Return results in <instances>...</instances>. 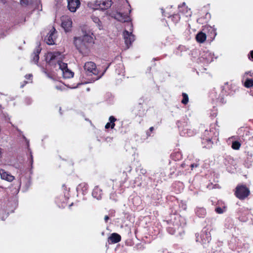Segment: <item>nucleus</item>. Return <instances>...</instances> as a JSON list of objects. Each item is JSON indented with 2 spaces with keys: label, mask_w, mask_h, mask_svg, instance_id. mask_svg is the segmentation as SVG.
Wrapping results in <instances>:
<instances>
[{
  "label": "nucleus",
  "mask_w": 253,
  "mask_h": 253,
  "mask_svg": "<svg viewBox=\"0 0 253 253\" xmlns=\"http://www.w3.org/2000/svg\"><path fill=\"white\" fill-rule=\"evenodd\" d=\"M25 101L27 105H29L32 102V100L29 97H26L25 99Z\"/></svg>",
  "instance_id": "c03bdc74"
},
{
  "label": "nucleus",
  "mask_w": 253,
  "mask_h": 253,
  "mask_svg": "<svg viewBox=\"0 0 253 253\" xmlns=\"http://www.w3.org/2000/svg\"><path fill=\"white\" fill-rule=\"evenodd\" d=\"M249 58L252 61H253V50H252L248 54Z\"/></svg>",
  "instance_id": "37998d69"
},
{
  "label": "nucleus",
  "mask_w": 253,
  "mask_h": 253,
  "mask_svg": "<svg viewBox=\"0 0 253 253\" xmlns=\"http://www.w3.org/2000/svg\"><path fill=\"white\" fill-rule=\"evenodd\" d=\"M246 74H247V75H249L251 77H252L253 75V73H252L251 72H246Z\"/></svg>",
  "instance_id": "864d4df0"
},
{
  "label": "nucleus",
  "mask_w": 253,
  "mask_h": 253,
  "mask_svg": "<svg viewBox=\"0 0 253 253\" xmlns=\"http://www.w3.org/2000/svg\"><path fill=\"white\" fill-rule=\"evenodd\" d=\"M205 236L206 238V241H207V242H209L211 240L210 233L207 232L202 233L201 235L202 240L205 239Z\"/></svg>",
  "instance_id": "c9c22d12"
},
{
  "label": "nucleus",
  "mask_w": 253,
  "mask_h": 253,
  "mask_svg": "<svg viewBox=\"0 0 253 253\" xmlns=\"http://www.w3.org/2000/svg\"><path fill=\"white\" fill-rule=\"evenodd\" d=\"M58 66L62 72L68 69L67 64L62 62V60H60Z\"/></svg>",
  "instance_id": "c756f323"
},
{
  "label": "nucleus",
  "mask_w": 253,
  "mask_h": 253,
  "mask_svg": "<svg viewBox=\"0 0 253 253\" xmlns=\"http://www.w3.org/2000/svg\"><path fill=\"white\" fill-rule=\"evenodd\" d=\"M91 18L92 21L96 24V26L99 30L103 29V26L102 25V22L98 18V17L93 15L91 16Z\"/></svg>",
  "instance_id": "cd10ccee"
},
{
  "label": "nucleus",
  "mask_w": 253,
  "mask_h": 253,
  "mask_svg": "<svg viewBox=\"0 0 253 253\" xmlns=\"http://www.w3.org/2000/svg\"><path fill=\"white\" fill-rule=\"evenodd\" d=\"M131 167L130 166H128L127 168H126V172H130L131 171Z\"/></svg>",
  "instance_id": "3c124183"
},
{
  "label": "nucleus",
  "mask_w": 253,
  "mask_h": 253,
  "mask_svg": "<svg viewBox=\"0 0 253 253\" xmlns=\"http://www.w3.org/2000/svg\"><path fill=\"white\" fill-rule=\"evenodd\" d=\"M32 77V75H31V74H28V75H26L25 76L26 79H28V80H30L31 77Z\"/></svg>",
  "instance_id": "8fccbe9b"
},
{
  "label": "nucleus",
  "mask_w": 253,
  "mask_h": 253,
  "mask_svg": "<svg viewBox=\"0 0 253 253\" xmlns=\"http://www.w3.org/2000/svg\"><path fill=\"white\" fill-rule=\"evenodd\" d=\"M127 27L130 31V32H129L125 30L123 33V36L125 40V43L127 46V48H129V46L131 45L132 43L134 41L135 36L133 34H132V24L131 23H129L127 25Z\"/></svg>",
  "instance_id": "6e6552de"
},
{
  "label": "nucleus",
  "mask_w": 253,
  "mask_h": 253,
  "mask_svg": "<svg viewBox=\"0 0 253 253\" xmlns=\"http://www.w3.org/2000/svg\"><path fill=\"white\" fill-rule=\"evenodd\" d=\"M217 122L214 124H211L210 126V129H206L203 133L202 136L207 138H210L211 140H213L217 137L219 134L218 128H216Z\"/></svg>",
  "instance_id": "0eeeda50"
},
{
  "label": "nucleus",
  "mask_w": 253,
  "mask_h": 253,
  "mask_svg": "<svg viewBox=\"0 0 253 253\" xmlns=\"http://www.w3.org/2000/svg\"><path fill=\"white\" fill-rule=\"evenodd\" d=\"M141 180L142 177L139 175L138 177H136L134 180V184L136 185L137 186H140L141 185Z\"/></svg>",
  "instance_id": "f704fd0d"
},
{
  "label": "nucleus",
  "mask_w": 253,
  "mask_h": 253,
  "mask_svg": "<svg viewBox=\"0 0 253 253\" xmlns=\"http://www.w3.org/2000/svg\"><path fill=\"white\" fill-rule=\"evenodd\" d=\"M176 155H177V160L181 158V155L179 153H177V154H176Z\"/></svg>",
  "instance_id": "5fc2aeb1"
},
{
  "label": "nucleus",
  "mask_w": 253,
  "mask_h": 253,
  "mask_svg": "<svg viewBox=\"0 0 253 253\" xmlns=\"http://www.w3.org/2000/svg\"><path fill=\"white\" fill-rule=\"evenodd\" d=\"M251 93H252V95L253 96V90L251 91Z\"/></svg>",
  "instance_id": "e2e57ef3"
},
{
  "label": "nucleus",
  "mask_w": 253,
  "mask_h": 253,
  "mask_svg": "<svg viewBox=\"0 0 253 253\" xmlns=\"http://www.w3.org/2000/svg\"><path fill=\"white\" fill-rule=\"evenodd\" d=\"M41 51V48L40 47V44H39L35 48L34 53H33V61L36 64L38 63L39 60V54Z\"/></svg>",
  "instance_id": "4be33fe9"
},
{
  "label": "nucleus",
  "mask_w": 253,
  "mask_h": 253,
  "mask_svg": "<svg viewBox=\"0 0 253 253\" xmlns=\"http://www.w3.org/2000/svg\"><path fill=\"white\" fill-rule=\"evenodd\" d=\"M102 191L98 186H95L93 190L92 195L97 200H100L102 198Z\"/></svg>",
  "instance_id": "5701e85b"
},
{
  "label": "nucleus",
  "mask_w": 253,
  "mask_h": 253,
  "mask_svg": "<svg viewBox=\"0 0 253 253\" xmlns=\"http://www.w3.org/2000/svg\"><path fill=\"white\" fill-rule=\"evenodd\" d=\"M108 66L104 71L100 75H98V71L96 69V64L93 62H87L85 63L84 66V69L86 72L87 76L94 75V77L92 78L91 81L89 83L93 82L96 80H99L103 75L106 70L108 68ZM87 82V83H88Z\"/></svg>",
  "instance_id": "7ed1b4c3"
},
{
  "label": "nucleus",
  "mask_w": 253,
  "mask_h": 253,
  "mask_svg": "<svg viewBox=\"0 0 253 253\" xmlns=\"http://www.w3.org/2000/svg\"><path fill=\"white\" fill-rule=\"evenodd\" d=\"M31 1H20V4L22 6L27 5Z\"/></svg>",
  "instance_id": "79ce46f5"
},
{
  "label": "nucleus",
  "mask_w": 253,
  "mask_h": 253,
  "mask_svg": "<svg viewBox=\"0 0 253 253\" xmlns=\"http://www.w3.org/2000/svg\"><path fill=\"white\" fill-rule=\"evenodd\" d=\"M241 143L238 141H233L231 147L234 150H239L241 147Z\"/></svg>",
  "instance_id": "473e14b6"
},
{
  "label": "nucleus",
  "mask_w": 253,
  "mask_h": 253,
  "mask_svg": "<svg viewBox=\"0 0 253 253\" xmlns=\"http://www.w3.org/2000/svg\"><path fill=\"white\" fill-rule=\"evenodd\" d=\"M68 9L72 12H75L81 5V1H67Z\"/></svg>",
  "instance_id": "f3484780"
},
{
  "label": "nucleus",
  "mask_w": 253,
  "mask_h": 253,
  "mask_svg": "<svg viewBox=\"0 0 253 253\" xmlns=\"http://www.w3.org/2000/svg\"><path fill=\"white\" fill-rule=\"evenodd\" d=\"M163 15L165 17H168V18L170 19L174 24L177 23L180 19V16L178 14H173L172 15H169V13L167 14H164V10L163 8L161 9Z\"/></svg>",
  "instance_id": "a211bd4d"
},
{
  "label": "nucleus",
  "mask_w": 253,
  "mask_h": 253,
  "mask_svg": "<svg viewBox=\"0 0 253 253\" xmlns=\"http://www.w3.org/2000/svg\"><path fill=\"white\" fill-rule=\"evenodd\" d=\"M63 76L64 78L67 79L70 78L71 77H73L74 76V73L71 71L69 70L68 69L62 72Z\"/></svg>",
  "instance_id": "c85d7f7f"
},
{
  "label": "nucleus",
  "mask_w": 253,
  "mask_h": 253,
  "mask_svg": "<svg viewBox=\"0 0 253 253\" xmlns=\"http://www.w3.org/2000/svg\"><path fill=\"white\" fill-rule=\"evenodd\" d=\"M125 5V6L127 7V9H128L129 13H130L131 12L130 5L129 3H128V0L126 1Z\"/></svg>",
  "instance_id": "a19ab883"
},
{
  "label": "nucleus",
  "mask_w": 253,
  "mask_h": 253,
  "mask_svg": "<svg viewBox=\"0 0 253 253\" xmlns=\"http://www.w3.org/2000/svg\"><path fill=\"white\" fill-rule=\"evenodd\" d=\"M214 54L209 50H204L201 53V57L207 63H211L213 61Z\"/></svg>",
  "instance_id": "4468645a"
},
{
  "label": "nucleus",
  "mask_w": 253,
  "mask_h": 253,
  "mask_svg": "<svg viewBox=\"0 0 253 253\" xmlns=\"http://www.w3.org/2000/svg\"><path fill=\"white\" fill-rule=\"evenodd\" d=\"M180 219L183 218L178 215H174V221H172V219L170 220V222H172V226H169L167 228V230L171 235H173L176 229L178 227L179 225H181V223L179 224L177 222V220H180Z\"/></svg>",
  "instance_id": "9d476101"
},
{
  "label": "nucleus",
  "mask_w": 253,
  "mask_h": 253,
  "mask_svg": "<svg viewBox=\"0 0 253 253\" xmlns=\"http://www.w3.org/2000/svg\"><path fill=\"white\" fill-rule=\"evenodd\" d=\"M109 122L107 123L105 126V128H114L115 126V122L117 120V119L114 116H111L109 117Z\"/></svg>",
  "instance_id": "bb28decb"
},
{
  "label": "nucleus",
  "mask_w": 253,
  "mask_h": 253,
  "mask_svg": "<svg viewBox=\"0 0 253 253\" xmlns=\"http://www.w3.org/2000/svg\"><path fill=\"white\" fill-rule=\"evenodd\" d=\"M72 25V21L71 18L65 17L62 19L61 26L66 32L71 30Z\"/></svg>",
  "instance_id": "dca6fc26"
},
{
  "label": "nucleus",
  "mask_w": 253,
  "mask_h": 253,
  "mask_svg": "<svg viewBox=\"0 0 253 253\" xmlns=\"http://www.w3.org/2000/svg\"><path fill=\"white\" fill-rule=\"evenodd\" d=\"M121 240V236L116 233H112L109 237V241L111 243L115 244L119 242Z\"/></svg>",
  "instance_id": "b1692460"
},
{
  "label": "nucleus",
  "mask_w": 253,
  "mask_h": 253,
  "mask_svg": "<svg viewBox=\"0 0 253 253\" xmlns=\"http://www.w3.org/2000/svg\"><path fill=\"white\" fill-rule=\"evenodd\" d=\"M210 29L209 30L211 31V34L213 35V37L214 38L215 36L216 35V32L215 29L210 27Z\"/></svg>",
  "instance_id": "ea45409f"
},
{
  "label": "nucleus",
  "mask_w": 253,
  "mask_h": 253,
  "mask_svg": "<svg viewBox=\"0 0 253 253\" xmlns=\"http://www.w3.org/2000/svg\"><path fill=\"white\" fill-rule=\"evenodd\" d=\"M225 207H224V209L220 207H216L215 209V211L218 214H222L225 211Z\"/></svg>",
  "instance_id": "e433bc0d"
},
{
  "label": "nucleus",
  "mask_w": 253,
  "mask_h": 253,
  "mask_svg": "<svg viewBox=\"0 0 253 253\" xmlns=\"http://www.w3.org/2000/svg\"><path fill=\"white\" fill-rule=\"evenodd\" d=\"M250 212L247 208H242L238 210L237 214L238 219L241 222H246L250 216Z\"/></svg>",
  "instance_id": "9b49d317"
},
{
  "label": "nucleus",
  "mask_w": 253,
  "mask_h": 253,
  "mask_svg": "<svg viewBox=\"0 0 253 253\" xmlns=\"http://www.w3.org/2000/svg\"><path fill=\"white\" fill-rule=\"evenodd\" d=\"M114 18L122 22H128L131 21V19L128 13L121 12H117L114 16Z\"/></svg>",
  "instance_id": "f8f14e48"
},
{
  "label": "nucleus",
  "mask_w": 253,
  "mask_h": 253,
  "mask_svg": "<svg viewBox=\"0 0 253 253\" xmlns=\"http://www.w3.org/2000/svg\"><path fill=\"white\" fill-rule=\"evenodd\" d=\"M207 36L203 32H199L196 36V41L199 43H203L206 40Z\"/></svg>",
  "instance_id": "a878e982"
},
{
  "label": "nucleus",
  "mask_w": 253,
  "mask_h": 253,
  "mask_svg": "<svg viewBox=\"0 0 253 253\" xmlns=\"http://www.w3.org/2000/svg\"><path fill=\"white\" fill-rule=\"evenodd\" d=\"M217 113L216 112H214L212 114H211L212 117L214 118L216 116Z\"/></svg>",
  "instance_id": "6e6d98bb"
},
{
  "label": "nucleus",
  "mask_w": 253,
  "mask_h": 253,
  "mask_svg": "<svg viewBox=\"0 0 253 253\" xmlns=\"http://www.w3.org/2000/svg\"><path fill=\"white\" fill-rule=\"evenodd\" d=\"M88 185L85 183H82L80 184L77 187V190L78 192H81L84 195L87 191Z\"/></svg>",
  "instance_id": "393cba45"
},
{
  "label": "nucleus",
  "mask_w": 253,
  "mask_h": 253,
  "mask_svg": "<svg viewBox=\"0 0 253 253\" xmlns=\"http://www.w3.org/2000/svg\"><path fill=\"white\" fill-rule=\"evenodd\" d=\"M158 59H159L156 58H154L153 59V60H158Z\"/></svg>",
  "instance_id": "680f3d73"
},
{
  "label": "nucleus",
  "mask_w": 253,
  "mask_h": 253,
  "mask_svg": "<svg viewBox=\"0 0 253 253\" xmlns=\"http://www.w3.org/2000/svg\"><path fill=\"white\" fill-rule=\"evenodd\" d=\"M55 88L58 89V90H62L63 88H65L64 86L62 85H56L55 86Z\"/></svg>",
  "instance_id": "a18cd8bd"
},
{
  "label": "nucleus",
  "mask_w": 253,
  "mask_h": 253,
  "mask_svg": "<svg viewBox=\"0 0 253 253\" xmlns=\"http://www.w3.org/2000/svg\"><path fill=\"white\" fill-rule=\"evenodd\" d=\"M23 138L25 140V141H26L27 142V146L29 148V140L25 137V136H23Z\"/></svg>",
  "instance_id": "09e8293b"
},
{
  "label": "nucleus",
  "mask_w": 253,
  "mask_h": 253,
  "mask_svg": "<svg viewBox=\"0 0 253 253\" xmlns=\"http://www.w3.org/2000/svg\"><path fill=\"white\" fill-rule=\"evenodd\" d=\"M211 96L212 97H213V92H212V93H211Z\"/></svg>",
  "instance_id": "0e129e2a"
},
{
  "label": "nucleus",
  "mask_w": 253,
  "mask_h": 253,
  "mask_svg": "<svg viewBox=\"0 0 253 253\" xmlns=\"http://www.w3.org/2000/svg\"><path fill=\"white\" fill-rule=\"evenodd\" d=\"M196 215L200 218H204L206 214V210L203 207H197L195 209Z\"/></svg>",
  "instance_id": "412c9836"
},
{
  "label": "nucleus",
  "mask_w": 253,
  "mask_h": 253,
  "mask_svg": "<svg viewBox=\"0 0 253 253\" xmlns=\"http://www.w3.org/2000/svg\"><path fill=\"white\" fill-rule=\"evenodd\" d=\"M30 150V164H31V169H32L33 168V162H34V161H33V156L32 155V151L31 150ZM30 173H32V169H30Z\"/></svg>",
  "instance_id": "4c0bfd02"
},
{
  "label": "nucleus",
  "mask_w": 253,
  "mask_h": 253,
  "mask_svg": "<svg viewBox=\"0 0 253 253\" xmlns=\"http://www.w3.org/2000/svg\"><path fill=\"white\" fill-rule=\"evenodd\" d=\"M232 94V91L230 90L229 85L227 83L222 86L221 93L219 95L218 97L216 99L219 102L222 104L225 103L226 101L224 100V96Z\"/></svg>",
  "instance_id": "1a4fd4ad"
},
{
  "label": "nucleus",
  "mask_w": 253,
  "mask_h": 253,
  "mask_svg": "<svg viewBox=\"0 0 253 253\" xmlns=\"http://www.w3.org/2000/svg\"><path fill=\"white\" fill-rule=\"evenodd\" d=\"M235 196L240 200H244L250 195V188L244 184H238L234 190Z\"/></svg>",
  "instance_id": "20e7f679"
},
{
  "label": "nucleus",
  "mask_w": 253,
  "mask_h": 253,
  "mask_svg": "<svg viewBox=\"0 0 253 253\" xmlns=\"http://www.w3.org/2000/svg\"><path fill=\"white\" fill-rule=\"evenodd\" d=\"M86 90H87V91H89L90 90V88H86Z\"/></svg>",
  "instance_id": "052dcab7"
},
{
  "label": "nucleus",
  "mask_w": 253,
  "mask_h": 253,
  "mask_svg": "<svg viewBox=\"0 0 253 253\" xmlns=\"http://www.w3.org/2000/svg\"><path fill=\"white\" fill-rule=\"evenodd\" d=\"M176 125L179 128V133L182 136H192L196 133V130L192 128L187 118L181 121H178Z\"/></svg>",
  "instance_id": "f03ea898"
},
{
  "label": "nucleus",
  "mask_w": 253,
  "mask_h": 253,
  "mask_svg": "<svg viewBox=\"0 0 253 253\" xmlns=\"http://www.w3.org/2000/svg\"><path fill=\"white\" fill-rule=\"evenodd\" d=\"M92 33H85L83 36L75 37L74 44L76 49L83 56H87L90 51V48L94 43Z\"/></svg>",
  "instance_id": "f257e3e1"
},
{
  "label": "nucleus",
  "mask_w": 253,
  "mask_h": 253,
  "mask_svg": "<svg viewBox=\"0 0 253 253\" xmlns=\"http://www.w3.org/2000/svg\"><path fill=\"white\" fill-rule=\"evenodd\" d=\"M154 130V127L153 126H151L149 128V131L147 132V134L148 136H150V132H151Z\"/></svg>",
  "instance_id": "49530a36"
},
{
  "label": "nucleus",
  "mask_w": 253,
  "mask_h": 253,
  "mask_svg": "<svg viewBox=\"0 0 253 253\" xmlns=\"http://www.w3.org/2000/svg\"><path fill=\"white\" fill-rule=\"evenodd\" d=\"M109 219V217L108 215H105V217H104V220L105 221L106 223H107L108 221V220Z\"/></svg>",
  "instance_id": "603ef678"
},
{
  "label": "nucleus",
  "mask_w": 253,
  "mask_h": 253,
  "mask_svg": "<svg viewBox=\"0 0 253 253\" xmlns=\"http://www.w3.org/2000/svg\"><path fill=\"white\" fill-rule=\"evenodd\" d=\"M202 144L203 148L210 149L212 147L213 144V140H211L210 138H207L203 136H201Z\"/></svg>",
  "instance_id": "aec40b11"
},
{
  "label": "nucleus",
  "mask_w": 253,
  "mask_h": 253,
  "mask_svg": "<svg viewBox=\"0 0 253 253\" xmlns=\"http://www.w3.org/2000/svg\"><path fill=\"white\" fill-rule=\"evenodd\" d=\"M202 20H203V18H202V17L199 18L197 20L198 22H200V23L202 22Z\"/></svg>",
  "instance_id": "4d7b16f0"
},
{
  "label": "nucleus",
  "mask_w": 253,
  "mask_h": 253,
  "mask_svg": "<svg viewBox=\"0 0 253 253\" xmlns=\"http://www.w3.org/2000/svg\"><path fill=\"white\" fill-rule=\"evenodd\" d=\"M178 9L179 12L183 14L186 17L191 16L192 11L191 9L186 5L185 2H183L181 5H178Z\"/></svg>",
  "instance_id": "2eb2a0df"
},
{
  "label": "nucleus",
  "mask_w": 253,
  "mask_h": 253,
  "mask_svg": "<svg viewBox=\"0 0 253 253\" xmlns=\"http://www.w3.org/2000/svg\"><path fill=\"white\" fill-rule=\"evenodd\" d=\"M244 85L247 88L253 86V79H247L244 83Z\"/></svg>",
  "instance_id": "7c9ffc66"
},
{
  "label": "nucleus",
  "mask_w": 253,
  "mask_h": 253,
  "mask_svg": "<svg viewBox=\"0 0 253 253\" xmlns=\"http://www.w3.org/2000/svg\"><path fill=\"white\" fill-rule=\"evenodd\" d=\"M55 32L56 30L55 28L52 27V28L48 33L46 37L45 38V41H46L47 44L53 45L55 44L54 41L55 40Z\"/></svg>",
  "instance_id": "ddd939ff"
},
{
  "label": "nucleus",
  "mask_w": 253,
  "mask_h": 253,
  "mask_svg": "<svg viewBox=\"0 0 253 253\" xmlns=\"http://www.w3.org/2000/svg\"><path fill=\"white\" fill-rule=\"evenodd\" d=\"M182 96L183 98L181 100V103L184 105L187 104L189 101V98L187 94L183 92L182 94Z\"/></svg>",
  "instance_id": "72a5a7b5"
},
{
  "label": "nucleus",
  "mask_w": 253,
  "mask_h": 253,
  "mask_svg": "<svg viewBox=\"0 0 253 253\" xmlns=\"http://www.w3.org/2000/svg\"><path fill=\"white\" fill-rule=\"evenodd\" d=\"M141 172L142 174H144L146 173V170L142 169H141Z\"/></svg>",
  "instance_id": "13d9d810"
},
{
  "label": "nucleus",
  "mask_w": 253,
  "mask_h": 253,
  "mask_svg": "<svg viewBox=\"0 0 253 253\" xmlns=\"http://www.w3.org/2000/svg\"><path fill=\"white\" fill-rule=\"evenodd\" d=\"M1 178L9 182H11L14 179V177L5 171L4 169H0Z\"/></svg>",
  "instance_id": "6ab92c4d"
},
{
  "label": "nucleus",
  "mask_w": 253,
  "mask_h": 253,
  "mask_svg": "<svg viewBox=\"0 0 253 253\" xmlns=\"http://www.w3.org/2000/svg\"><path fill=\"white\" fill-rule=\"evenodd\" d=\"M20 132V133H22V131H20V130H18Z\"/></svg>",
  "instance_id": "69168bd1"
},
{
  "label": "nucleus",
  "mask_w": 253,
  "mask_h": 253,
  "mask_svg": "<svg viewBox=\"0 0 253 253\" xmlns=\"http://www.w3.org/2000/svg\"><path fill=\"white\" fill-rule=\"evenodd\" d=\"M115 72L119 75H120L121 74H123V75H124V72L123 65L121 64L118 65L117 66V68H116Z\"/></svg>",
  "instance_id": "2f4dec72"
},
{
  "label": "nucleus",
  "mask_w": 253,
  "mask_h": 253,
  "mask_svg": "<svg viewBox=\"0 0 253 253\" xmlns=\"http://www.w3.org/2000/svg\"><path fill=\"white\" fill-rule=\"evenodd\" d=\"M112 4V1H89L87 5L92 9L104 10L110 7Z\"/></svg>",
  "instance_id": "423d86ee"
},
{
  "label": "nucleus",
  "mask_w": 253,
  "mask_h": 253,
  "mask_svg": "<svg viewBox=\"0 0 253 253\" xmlns=\"http://www.w3.org/2000/svg\"><path fill=\"white\" fill-rule=\"evenodd\" d=\"M199 166L198 164H192L190 165L191 169H193L194 168H197Z\"/></svg>",
  "instance_id": "de8ad7c7"
},
{
  "label": "nucleus",
  "mask_w": 253,
  "mask_h": 253,
  "mask_svg": "<svg viewBox=\"0 0 253 253\" xmlns=\"http://www.w3.org/2000/svg\"><path fill=\"white\" fill-rule=\"evenodd\" d=\"M62 60L61 53L59 51L49 52L45 56V61L48 65L55 67Z\"/></svg>",
  "instance_id": "39448f33"
},
{
  "label": "nucleus",
  "mask_w": 253,
  "mask_h": 253,
  "mask_svg": "<svg viewBox=\"0 0 253 253\" xmlns=\"http://www.w3.org/2000/svg\"><path fill=\"white\" fill-rule=\"evenodd\" d=\"M206 17H209V18H210V14L209 13H207L206 14Z\"/></svg>",
  "instance_id": "bf43d9fd"
},
{
  "label": "nucleus",
  "mask_w": 253,
  "mask_h": 253,
  "mask_svg": "<svg viewBox=\"0 0 253 253\" xmlns=\"http://www.w3.org/2000/svg\"><path fill=\"white\" fill-rule=\"evenodd\" d=\"M179 206L181 210H185L187 208L186 204L183 201H181L179 203Z\"/></svg>",
  "instance_id": "58836bf2"
}]
</instances>
